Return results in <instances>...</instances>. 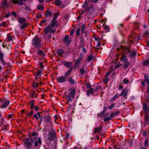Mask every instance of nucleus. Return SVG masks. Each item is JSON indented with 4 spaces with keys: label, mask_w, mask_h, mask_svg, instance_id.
<instances>
[{
    "label": "nucleus",
    "mask_w": 149,
    "mask_h": 149,
    "mask_svg": "<svg viewBox=\"0 0 149 149\" xmlns=\"http://www.w3.org/2000/svg\"><path fill=\"white\" fill-rule=\"evenodd\" d=\"M47 17H51L52 16V13L51 12L48 11V10L46 11L45 13Z\"/></svg>",
    "instance_id": "nucleus-31"
},
{
    "label": "nucleus",
    "mask_w": 149,
    "mask_h": 149,
    "mask_svg": "<svg viewBox=\"0 0 149 149\" xmlns=\"http://www.w3.org/2000/svg\"><path fill=\"white\" fill-rule=\"evenodd\" d=\"M102 129V127H95V130L94 131V133H96V132H97L101 130Z\"/></svg>",
    "instance_id": "nucleus-26"
},
{
    "label": "nucleus",
    "mask_w": 149,
    "mask_h": 149,
    "mask_svg": "<svg viewBox=\"0 0 149 149\" xmlns=\"http://www.w3.org/2000/svg\"><path fill=\"white\" fill-rule=\"evenodd\" d=\"M28 25V24L27 23H24V24L21 25V28L22 29H23L24 28L27 26Z\"/></svg>",
    "instance_id": "nucleus-40"
},
{
    "label": "nucleus",
    "mask_w": 149,
    "mask_h": 149,
    "mask_svg": "<svg viewBox=\"0 0 149 149\" xmlns=\"http://www.w3.org/2000/svg\"><path fill=\"white\" fill-rule=\"evenodd\" d=\"M55 3L56 6H59L61 4V1L60 0H56L55 1Z\"/></svg>",
    "instance_id": "nucleus-34"
},
{
    "label": "nucleus",
    "mask_w": 149,
    "mask_h": 149,
    "mask_svg": "<svg viewBox=\"0 0 149 149\" xmlns=\"http://www.w3.org/2000/svg\"><path fill=\"white\" fill-rule=\"evenodd\" d=\"M72 68H70V69L67 72H66L64 74V76L65 77H67L69 75L71 72L72 71Z\"/></svg>",
    "instance_id": "nucleus-23"
},
{
    "label": "nucleus",
    "mask_w": 149,
    "mask_h": 149,
    "mask_svg": "<svg viewBox=\"0 0 149 149\" xmlns=\"http://www.w3.org/2000/svg\"><path fill=\"white\" fill-rule=\"evenodd\" d=\"M12 14L15 17H16L17 16L16 13L13 11L12 12Z\"/></svg>",
    "instance_id": "nucleus-63"
},
{
    "label": "nucleus",
    "mask_w": 149,
    "mask_h": 149,
    "mask_svg": "<svg viewBox=\"0 0 149 149\" xmlns=\"http://www.w3.org/2000/svg\"><path fill=\"white\" fill-rule=\"evenodd\" d=\"M109 80L107 78H105L103 79V81L104 83L106 84L107 83V82Z\"/></svg>",
    "instance_id": "nucleus-58"
},
{
    "label": "nucleus",
    "mask_w": 149,
    "mask_h": 149,
    "mask_svg": "<svg viewBox=\"0 0 149 149\" xmlns=\"http://www.w3.org/2000/svg\"><path fill=\"white\" fill-rule=\"evenodd\" d=\"M68 81L71 85H73L76 82L75 80L71 77H70L68 78Z\"/></svg>",
    "instance_id": "nucleus-15"
},
{
    "label": "nucleus",
    "mask_w": 149,
    "mask_h": 149,
    "mask_svg": "<svg viewBox=\"0 0 149 149\" xmlns=\"http://www.w3.org/2000/svg\"><path fill=\"white\" fill-rule=\"evenodd\" d=\"M37 8L40 10H42L44 9V7L42 5H38V6L37 7Z\"/></svg>",
    "instance_id": "nucleus-36"
},
{
    "label": "nucleus",
    "mask_w": 149,
    "mask_h": 149,
    "mask_svg": "<svg viewBox=\"0 0 149 149\" xmlns=\"http://www.w3.org/2000/svg\"><path fill=\"white\" fill-rule=\"evenodd\" d=\"M147 103H145L143 104V109L145 112H147L148 111V108H147Z\"/></svg>",
    "instance_id": "nucleus-22"
},
{
    "label": "nucleus",
    "mask_w": 149,
    "mask_h": 149,
    "mask_svg": "<svg viewBox=\"0 0 149 149\" xmlns=\"http://www.w3.org/2000/svg\"><path fill=\"white\" fill-rule=\"evenodd\" d=\"M93 59V57L92 55L89 56L87 58V61L88 62H90Z\"/></svg>",
    "instance_id": "nucleus-39"
},
{
    "label": "nucleus",
    "mask_w": 149,
    "mask_h": 149,
    "mask_svg": "<svg viewBox=\"0 0 149 149\" xmlns=\"http://www.w3.org/2000/svg\"><path fill=\"white\" fill-rule=\"evenodd\" d=\"M143 64L144 65H147L149 64V59L143 61Z\"/></svg>",
    "instance_id": "nucleus-35"
},
{
    "label": "nucleus",
    "mask_w": 149,
    "mask_h": 149,
    "mask_svg": "<svg viewBox=\"0 0 149 149\" xmlns=\"http://www.w3.org/2000/svg\"><path fill=\"white\" fill-rule=\"evenodd\" d=\"M145 123L147 125L149 123V117L147 114H145Z\"/></svg>",
    "instance_id": "nucleus-19"
},
{
    "label": "nucleus",
    "mask_w": 149,
    "mask_h": 149,
    "mask_svg": "<svg viewBox=\"0 0 149 149\" xmlns=\"http://www.w3.org/2000/svg\"><path fill=\"white\" fill-rule=\"evenodd\" d=\"M81 28L82 33H85V29L86 28V26L85 24H84L82 26H81Z\"/></svg>",
    "instance_id": "nucleus-30"
},
{
    "label": "nucleus",
    "mask_w": 149,
    "mask_h": 149,
    "mask_svg": "<svg viewBox=\"0 0 149 149\" xmlns=\"http://www.w3.org/2000/svg\"><path fill=\"white\" fill-rule=\"evenodd\" d=\"M34 113L33 111L31 110L29 113H26V115L29 116H31Z\"/></svg>",
    "instance_id": "nucleus-42"
},
{
    "label": "nucleus",
    "mask_w": 149,
    "mask_h": 149,
    "mask_svg": "<svg viewBox=\"0 0 149 149\" xmlns=\"http://www.w3.org/2000/svg\"><path fill=\"white\" fill-rule=\"evenodd\" d=\"M37 135H38L37 133L36 132H34L33 133L31 134L32 136H35Z\"/></svg>",
    "instance_id": "nucleus-61"
},
{
    "label": "nucleus",
    "mask_w": 149,
    "mask_h": 149,
    "mask_svg": "<svg viewBox=\"0 0 149 149\" xmlns=\"http://www.w3.org/2000/svg\"><path fill=\"white\" fill-rule=\"evenodd\" d=\"M38 55H41L42 56H44L45 55V54L44 52H42V51H41L40 50H39L38 51Z\"/></svg>",
    "instance_id": "nucleus-29"
},
{
    "label": "nucleus",
    "mask_w": 149,
    "mask_h": 149,
    "mask_svg": "<svg viewBox=\"0 0 149 149\" xmlns=\"http://www.w3.org/2000/svg\"><path fill=\"white\" fill-rule=\"evenodd\" d=\"M81 61V60H80V59H77L76 61H75V62L74 64L75 65H78L79 64Z\"/></svg>",
    "instance_id": "nucleus-44"
},
{
    "label": "nucleus",
    "mask_w": 149,
    "mask_h": 149,
    "mask_svg": "<svg viewBox=\"0 0 149 149\" xmlns=\"http://www.w3.org/2000/svg\"><path fill=\"white\" fill-rule=\"evenodd\" d=\"M144 37H147L149 36V30H146L143 33Z\"/></svg>",
    "instance_id": "nucleus-28"
},
{
    "label": "nucleus",
    "mask_w": 149,
    "mask_h": 149,
    "mask_svg": "<svg viewBox=\"0 0 149 149\" xmlns=\"http://www.w3.org/2000/svg\"><path fill=\"white\" fill-rule=\"evenodd\" d=\"M120 59L121 60L124 62H126L127 60L126 57L124 54L122 55V57Z\"/></svg>",
    "instance_id": "nucleus-32"
},
{
    "label": "nucleus",
    "mask_w": 149,
    "mask_h": 149,
    "mask_svg": "<svg viewBox=\"0 0 149 149\" xmlns=\"http://www.w3.org/2000/svg\"><path fill=\"white\" fill-rule=\"evenodd\" d=\"M35 95V92L34 91H33L32 92V95L30 96L31 97H33Z\"/></svg>",
    "instance_id": "nucleus-60"
},
{
    "label": "nucleus",
    "mask_w": 149,
    "mask_h": 149,
    "mask_svg": "<svg viewBox=\"0 0 149 149\" xmlns=\"http://www.w3.org/2000/svg\"><path fill=\"white\" fill-rule=\"evenodd\" d=\"M45 121L46 123L51 122L52 117L49 116H46L44 117Z\"/></svg>",
    "instance_id": "nucleus-13"
},
{
    "label": "nucleus",
    "mask_w": 149,
    "mask_h": 149,
    "mask_svg": "<svg viewBox=\"0 0 149 149\" xmlns=\"http://www.w3.org/2000/svg\"><path fill=\"white\" fill-rule=\"evenodd\" d=\"M130 63L129 62H127L123 66V67L125 69L127 68L130 65Z\"/></svg>",
    "instance_id": "nucleus-33"
},
{
    "label": "nucleus",
    "mask_w": 149,
    "mask_h": 149,
    "mask_svg": "<svg viewBox=\"0 0 149 149\" xmlns=\"http://www.w3.org/2000/svg\"><path fill=\"white\" fill-rule=\"evenodd\" d=\"M4 56V54L2 52H1L0 53V61L1 60H2V59H3V58Z\"/></svg>",
    "instance_id": "nucleus-47"
},
{
    "label": "nucleus",
    "mask_w": 149,
    "mask_h": 149,
    "mask_svg": "<svg viewBox=\"0 0 149 149\" xmlns=\"http://www.w3.org/2000/svg\"><path fill=\"white\" fill-rule=\"evenodd\" d=\"M115 116V114L113 113H111L110 116L109 117L111 119L113 118Z\"/></svg>",
    "instance_id": "nucleus-54"
},
{
    "label": "nucleus",
    "mask_w": 149,
    "mask_h": 149,
    "mask_svg": "<svg viewBox=\"0 0 149 149\" xmlns=\"http://www.w3.org/2000/svg\"><path fill=\"white\" fill-rule=\"evenodd\" d=\"M35 101L32 100L30 101V104L31 106V109H33L34 108V103Z\"/></svg>",
    "instance_id": "nucleus-27"
},
{
    "label": "nucleus",
    "mask_w": 149,
    "mask_h": 149,
    "mask_svg": "<svg viewBox=\"0 0 149 149\" xmlns=\"http://www.w3.org/2000/svg\"><path fill=\"white\" fill-rule=\"evenodd\" d=\"M80 30L79 28H78L76 31V36H79L80 34Z\"/></svg>",
    "instance_id": "nucleus-46"
},
{
    "label": "nucleus",
    "mask_w": 149,
    "mask_h": 149,
    "mask_svg": "<svg viewBox=\"0 0 149 149\" xmlns=\"http://www.w3.org/2000/svg\"><path fill=\"white\" fill-rule=\"evenodd\" d=\"M123 82L124 84H126L128 83L129 81L127 79L125 78L123 80Z\"/></svg>",
    "instance_id": "nucleus-52"
},
{
    "label": "nucleus",
    "mask_w": 149,
    "mask_h": 149,
    "mask_svg": "<svg viewBox=\"0 0 149 149\" xmlns=\"http://www.w3.org/2000/svg\"><path fill=\"white\" fill-rule=\"evenodd\" d=\"M87 3L86 2H84V3L82 4V6L84 8V9L87 7Z\"/></svg>",
    "instance_id": "nucleus-55"
},
{
    "label": "nucleus",
    "mask_w": 149,
    "mask_h": 149,
    "mask_svg": "<svg viewBox=\"0 0 149 149\" xmlns=\"http://www.w3.org/2000/svg\"><path fill=\"white\" fill-rule=\"evenodd\" d=\"M14 116L13 114H9L7 115V117L9 119H10L12 118Z\"/></svg>",
    "instance_id": "nucleus-53"
},
{
    "label": "nucleus",
    "mask_w": 149,
    "mask_h": 149,
    "mask_svg": "<svg viewBox=\"0 0 149 149\" xmlns=\"http://www.w3.org/2000/svg\"><path fill=\"white\" fill-rule=\"evenodd\" d=\"M32 86L34 88H37L38 87V83H36L34 82L32 85Z\"/></svg>",
    "instance_id": "nucleus-51"
},
{
    "label": "nucleus",
    "mask_w": 149,
    "mask_h": 149,
    "mask_svg": "<svg viewBox=\"0 0 149 149\" xmlns=\"http://www.w3.org/2000/svg\"><path fill=\"white\" fill-rule=\"evenodd\" d=\"M0 101H1V104L0 107L1 109L7 107L9 104L10 102L9 100H4L1 101L0 100Z\"/></svg>",
    "instance_id": "nucleus-6"
},
{
    "label": "nucleus",
    "mask_w": 149,
    "mask_h": 149,
    "mask_svg": "<svg viewBox=\"0 0 149 149\" xmlns=\"http://www.w3.org/2000/svg\"><path fill=\"white\" fill-rule=\"evenodd\" d=\"M83 58V54L82 53H80L79 55V58L78 59L81 60Z\"/></svg>",
    "instance_id": "nucleus-59"
},
{
    "label": "nucleus",
    "mask_w": 149,
    "mask_h": 149,
    "mask_svg": "<svg viewBox=\"0 0 149 149\" xmlns=\"http://www.w3.org/2000/svg\"><path fill=\"white\" fill-rule=\"evenodd\" d=\"M63 40L65 42L67 45L70 44L71 42V40L69 38V36L67 35L65 36Z\"/></svg>",
    "instance_id": "nucleus-9"
},
{
    "label": "nucleus",
    "mask_w": 149,
    "mask_h": 149,
    "mask_svg": "<svg viewBox=\"0 0 149 149\" xmlns=\"http://www.w3.org/2000/svg\"><path fill=\"white\" fill-rule=\"evenodd\" d=\"M148 139H146L145 140L144 146L145 147H147L148 146Z\"/></svg>",
    "instance_id": "nucleus-49"
},
{
    "label": "nucleus",
    "mask_w": 149,
    "mask_h": 149,
    "mask_svg": "<svg viewBox=\"0 0 149 149\" xmlns=\"http://www.w3.org/2000/svg\"><path fill=\"white\" fill-rule=\"evenodd\" d=\"M42 71L40 70H39L36 72V74L35 75V77L36 79H37L38 77L39 76L41 75Z\"/></svg>",
    "instance_id": "nucleus-25"
},
{
    "label": "nucleus",
    "mask_w": 149,
    "mask_h": 149,
    "mask_svg": "<svg viewBox=\"0 0 149 149\" xmlns=\"http://www.w3.org/2000/svg\"><path fill=\"white\" fill-rule=\"evenodd\" d=\"M104 113L105 112L104 111H102L100 113L98 114V116L99 117H101L102 116V115H103L104 114Z\"/></svg>",
    "instance_id": "nucleus-57"
},
{
    "label": "nucleus",
    "mask_w": 149,
    "mask_h": 149,
    "mask_svg": "<svg viewBox=\"0 0 149 149\" xmlns=\"http://www.w3.org/2000/svg\"><path fill=\"white\" fill-rule=\"evenodd\" d=\"M118 97V94H116L111 99V102L115 100Z\"/></svg>",
    "instance_id": "nucleus-43"
},
{
    "label": "nucleus",
    "mask_w": 149,
    "mask_h": 149,
    "mask_svg": "<svg viewBox=\"0 0 149 149\" xmlns=\"http://www.w3.org/2000/svg\"><path fill=\"white\" fill-rule=\"evenodd\" d=\"M8 6L7 1L6 0H3V1L1 2V7L6 8L8 7Z\"/></svg>",
    "instance_id": "nucleus-12"
},
{
    "label": "nucleus",
    "mask_w": 149,
    "mask_h": 149,
    "mask_svg": "<svg viewBox=\"0 0 149 149\" xmlns=\"http://www.w3.org/2000/svg\"><path fill=\"white\" fill-rule=\"evenodd\" d=\"M93 89L91 88H89V90H88L87 91V95H89L90 94H93Z\"/></svg>",
    "instance_id": "nucleus-24"
},
{
    "label": "nucleus",
    "mask_w": 149,
    "mask_h": 149,
    "mask_svg": "<svg viewBox=\"0 0 149 149\" xmlns=\"http://www.w3.org/2000/svg\"><path fill=\"white\" fill-rule=\"evenodd\" d=\"M63 64L68 68L71 67L72 65V63L71 62H65Z\"/></svg>",
    "instance_id": "nucleus-17"
},
{
    "label": "nucleus",
    "mask_w": 149,
    "mask_h": 149,
    "mask_svg": "<svg viewBox=\"0 0 149 149\" xmlns=\"http://www.w3.org/2000/svg\"><path fill=\"white\" fill-rule=\"evenodd\" d=\"M136 54L135 52H131L130 55V56L131 58L134 57Z\"/></svg>",
    "instance_id": "nucleus-38"
},
{
    "label": "nucleus",
    "mask_w": 149,
    "mask_h": 149,
    "mask_svg": "<svg viewBox=\"0 0 149 149\" xmlns=\"http://www.w3.org/2000/svg\"><path fill=\"white\" fill-rule=\"evenodd\" d=\"M31 142L32 145L35 147L40 146L42 142L41 138L39 137L37 140V137L36 136L31 138Z\"/></svg>",
    "instance_id": "nucleus-3"
},
{
    "label": "nucleus",
    "mask_w": 149,
    "mask_h": 149,
    "mask_svg": "<svg viewBox=\"0 0 149 149\" xmlns=\"http://www.w3.org/2000/svg\"><path fill=\"white\" fill-rule=\"evenodd\" d=\"M86 86L87 87V88H91V84L88 83H86Z\"/></svg>",
    "instance_id": "nucleus-56"
},
{
    "label": "nucleus",
    "mask_w": 149,
    "mask_h": 149,
    "mask_svg": "<svg viewBox=\"0 0 149 149\" xmlns=\"http://www.w3.org/2000/svg\"><path fill=\"white\" fill-rule=\"evenodd\" d=\"M64 50L61 49H58L57 50V54L58 56H61V55L64 54Z\"/></svg>",
    "instance_id": "nucleus-18"
},
{
    "label": "nucleus",
    "mask_w": 149,
    "mask_h": 149,
    "mask_svg": "<svg viewBox=\"0 0 149 149\" xmlns=\"http://www.w3.org/2000/svg\"><path fill=\"white\" fill-rule=\"evenodd\" d=\"M39 65H40V67L42 68H43L44 66L43 65V63L42 62H40Z\"/></svg>",
    "instance_id": "nucleus-62"
},
{
    "label": "nucleus",
    "mask_w": 149,
    "mask_h": 149,
    "mask_svg": "<svg viewBox=\"0 0 149 149\" xmlns=\"http://www.w3.org/2000/svg\"><path fill=\"white\" fill-rule=\"evenodd\" d=\"M24 145L25 147L30 148L32 147V143L31 140L28 139L26 140L24 143Z\"/></svg>",
    "instance_id": "nucleus-8"
},
{
    "label": "nucleus",
    "mask_w": 149,
    "mask_h": 149,
    "mask_svg": "<svg viewBox=\"0 0 149 149\" xmlns=\"http://www.w3.org/2000/svg\"><path fill=\"white\" fill-rule=\"evenodd\" d=\"M26 19L23 17H19L18 19V22L20 24H22L25 23L26 21Z\"/></svg>",
    "instance_id": "nucleus-16"
},
{
    "label": "nucleus",
    "mask_w": 149,
    "mask_h": 149,
    "mask_svg": "<svg viewBox=\"0 0 149 149\" xmlns=\"http://www.w3.org/2000/svg\"><path fill=\"white\" fill-rule=\"evenodd\" d=\"M145 78V82L147 84L149 83V78H148V77L146 76H145L144 77Z\"/></svg>",
    "instance_id": "nucleus-37"
},
{
    "label": "nucleus",
    "mask_w": 149,
    "mask_h": 149,
    "mask_svg": "<svg viewBox=\"0 0 149 149\" xmlns=\"http://www.w3.org/2000/svg\"><path fill=\"white\" fill-rule=\"evenodd\" d=\"M41 116L40 114V113L39 112H37V113L34 114L33 115V117L34 118H36V120H38L39 118L41 117Z\"/></svg>",
    "instance_id": "nucleus-20"
},
{
    "label": "nucleus",
    "mask_w": 149,
    "mask_h": 149,
    "mask_svg": "<svg viewBox=\"0 0 149 149\" xmlns=\"http://www.w3.org/2000/svg\"><path fill=\"white\" fill-rule=\"evenodd\" d=\"M58 25V23L57 20L52 19L50 24H49L45 28V34H47L49 31L52 32L54 33Z\"/></svg>",
    "instance_id": "nucleus-1"
},
{
    "label": "nucleus",
    "mask_w": 149,
    "mask_h": 149,
    "mask_svg": "<svg viewBox=\"0 0 149 149\" xmlns=\"http://www.w3.org/2000/svg\"><path fill=\"white\" fill-rule=\"evenodd\" d=\"M27 0H18V3L20 5H23L24 4L23 1H26Z\"/></svg>",
    "instance_id": "nucleus-48"
},
{
    "label": "nucleus",
    "mask_w": 149,
    "mask_h": 149,
    "mask_svg": "<svg viewBox=\"0 0 149 149\" xmlns=\"http://www.w3.org/2000/svg\"><path fill=\"white\" fill-rule=\"evenodd\" d=\"M47 138H48V140H53V139L52 138V137L49 135L48 136Z\"/></svg>",
    "instance_id": "nucleus-64"
},
{
    "label": "nucleus",
    "mask_w": 149,
    "mask_h": 149,
    "mask_svg": "<svg viewBox=\"0 0 149 149\" xmlns=\"http://www.w3.org/2000/svg\"><path fill=\"white\" fill-rule=\"evenodd\" d=\"M49 134L53 138L56 136V133L54 129H51L50 131H49Z\"/></svg>",
    "instance_id": "nucleus-14"
},
{
    "label": "nucleus",
    "mask_w": 149,
    "mask_h": 149,
    "mask_svg": "<svg viewBox=\"0 0 149 149\" xmlns=\"http://www.w3.org/2000/svg\"><path fill=\"white\" fill-rule=\"evenodd\" d=\"M86 68H84V66L81 67L79 70V73L80 74L83 75L86 73H87V72L86 71Z\"/></svg>",
    "instance_id": "nucleus-11"
},
{
    "label": "nucleus",
    "mask_w": 149,
    "mask_h": 149,
    "mask_svg": "<svg viewBox=\"0 0 149 149\" xmlns=\"http://www.w3.org/2000/svg\"><path fill=\"white\" fill-rule=\"evenodd\" d=\"M128 90L127 88H125L122 91L120 95L121 96H123V97H125L126 96L127 94Z\"/></svg>",
    "instance_id": "nucleus-10"
},
{
    "label": "nucleus",
    "mask_w": 149,
    "mask_h": 149,
    "mask_svg": "<svg viewBox=\"0 0 149 149\" xmlns=\"http://www.w3.org/2000/svg\"><path fill=\"white\" fill-rule=\"evenodd\" d=\"M111 120L109 117H106L104 119V122H106Z\"/></svg>",
    "instance_id": "nucleus-45"
},
{
    "label": "nucleus",
    "mask_w": 149,
    "mask_h": 149,
    "mask_svg": "<svg viewBox=\"0 0 149 149\" xmlns=\"http://www.w3.org/2000/svg\"><path fill=\"white\" fill-rule=\"evenodd\" d=\"M31 142L32 145L35 147L40 146L42 142L41 138L39 137L37 140V137L36 136L31 138Z\"/></svg>",
    "instance_id": "nucleus-2"
},
{
    "label": "nucleus",
    "mask_w": 149,
    "mask_h": 149,
    "mask_svg": "<svg viewBox=\"0 0 149 149\" xmlns=\"http://www.w3.org/2000/svg\"><path fill=\"white\" fill-rule=\"evenodd\" d=\"M58 15H59V14L58 13H55L54 15V17L52 19H54V20H56V19L57 18Z\"/></svg>",
    "instance_id": "nucleus-41"
},
{
    "label": "nucleus",
    "mask_w": 149,
    "mask_h": 149,
    "mask_svg": "<svg viewBox=\"0 0 149 149\" xmlns=\"http://www.w3.org/2000/svg\"><path fill=\"white\" fill-rule=\"evenodd\" d=\"M70 91L69 93L66 96V99L68 101L71 102L72 100V98L74 96L75 91L74 89H70Z\"/></svg>",
    "instance_id": "nucleus-5"
},
{
    "label": "nucleus",
    "mask_w": 149,
    "mask_h": 149,
    "mask_svg": "<svg viewBox=\"0 0 149 149\" xmlns=\"http://www.w3.org/2000/svg\"><path fill=\"white\" fill-rule=\"evenodd\" d=\"M32 44L36 48L38 49H39L41 47L40 39L36 37L33 39Z\"/></svg>",
    "instance_id": "nucleus-4"
},
{
    "label": "nucleus",
    "mask_w": 149,
    "mask_h": 149,
    "mask_svg": "<svg viewBox=\"0 0 149 149\" xmlns=\"http://www.w3.org/2000/svg\"><path fill=\"white\" fill-rule=\"evenodd\" d=\"M11 33H9L7 35V39L8 41H11L13 40V37L10 35Z\"/></svg>",
    "instance_id": "nucleus-21"
},
{
    "label": "nucleus",
    "mask_w": 149,
    "mask_h": 149,
    "mask_svg": "<svg viewBox=\"0 0 149 149\" xmlns=\"http://www.w3.org/2000/svg\"><path fill=\"white\" fill-rule=\"evenodd\" d=\"M56 79L57 82L60 83H65L66 81V79L64 76L59 77Z\"/></svg>",
    "instance_id": "nucleus-7"
},
{
    "label": "nucleus",
    "mask_w": 149,
    "mask_h": 149,
    "mask_svg": "<svg viewBox=\"0 0 149 149\" xmlns=\"http://www.w3.org/2000/svg\"><path fill=\"white\" fill-rule=\"evenodd\" d=\"M115 105V104L112 103L111 105L108 107V109H111Z\"/></svg>",
    "instance_id": "nucleus-50"
}]
</instances>
